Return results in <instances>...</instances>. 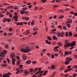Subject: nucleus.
Masks as SVG:
<instances>
[{"label":"nucleus","mask_w":77,"mask_h":77,"mask_svg":"<svg viewBox=\"0 0 77 77\" xmlns=\"http://www.w3.org/2000/svg\"><path fill=\"white\" fill-rule=\"evenodd\" d=\"M58 27H59V28H60V29H62V26L60 25H59L58 26Z\"/></svg>","instance_id":"obj_57"},{"label":"nucleus","mask_w":77,"mask_h":77,"mask_svg":"<svg viewBox=\"0 0 77 77\" xmlns=\"http://www.w3.org/2000/svg\"><path fill=\"white\" fill-rule=\"evenodd\" d=\"M47 71H45L44 72V73L43 74V75H45L46 74V73H47Z\"/></svg>","instance_id":"obj_25"},{"label":"nucleus","mask_w":77,"mask_h":77,"mask_svg":"<svg viewBox=\"0 0 77 77\" xmlns=\"http://www.w3.org/2000/svg\"><path fill=\"white\" fill-rule=\"evenodd\" d=\"M11 57L12 58L15 57V54L14 53H12L11 54Z\"/></svg>","instance_id":"obj_15"},{"label":"nucleus","mask_w":77,"mask_h":77,"mask_svg":"<svg viewBox=\"0 0 77 77\" xmlns=\"http://www.w3.org/2000/svg\"><path fill=\"white\" fill-rule=\"evenodd\" d=\"M38 68H35V69H34V71H38Z\"/></svg>","instance_id":"obj_34"},{"label":"nucleus","mask_w":77,"mask_h":77,"mask_svg":"<svg viewBox=\"0 0 77 77\" xmlns=\"http://www.w3.org/2000/svg\"><path fill=\"white\" fill-rule=\"evenodd\" d=\"M56 72H54L53 73V74H52V75L51 76V77H54V76L55 75H56Z\"/></svg>","instance_id":"obj_17"},{"label":"nucleus","mask_w":77,"mask_h":77,"mask_svg":"<svg viewBox=\"0 0 77 77\" xmlns=\"http://www.w3.org/2000/svg\"><path fill=\"white\" fill-rule=\"evenodd\" d=\"M72 59L70 57H67L66 58L65 61V64L66 65H68L69 63V61H71Z\"/></svg>","instance_id":"obj_3"},{"label":"nucleus","mask_w":77,"mask_h":77,"mask_svg":"<svg viewBox=\"0 0 77 77\" xmlns=\"http://www.w3.org/2000/svg\"><path fill=\"white\" fill-rule=\"evenodd\" d=\"M24 72L25 74H27V73L29 72L27 71V70H26L24 71Z\"/></svg>","instance_id":"obj_18"},{"label":"nucleus","mask_w":77,"mask_h":77,"mask_svg":"<svg viewBox=\"0 0 77 77\" xmlns=\"http://www.w3.org/2000/svg\"><path fill=\"white\" fill-rule=\"evenodd\" d=\"M23 33L27 35H28V34H29L30 33V32H29V31L28 30H26V32H23Z\"/></svg>","instance_id":"obj_8"},{"label":"nucleus","mask_w":77,"mask_h":77,"mask_svg":"<svg viewBox=\"0 0 77 77\" xmlns=\"http://www.w3.org/2000/svg\"><path fill=\"white\" fill-rule=\"evenodd\" d=\"M68 69H66V70L64 71L65 72H68Z\"/></svg>","instance_id":"obj_60"},{"label":"nucleus","mask_w":77,"mask_h":77,"mask_svg":"<svg viewBox=\"0 0 77 77\" xmlns=\"http://www.w3.org/2000/svg\"><path fill=\"white\" fill-rule=\"evenodd\" d=\"M71 53H72V51H66L65 52V55H68V54H71Z\"/></svg>","instance_id":"obj_7"},{"label":"nucleus","mask_w":77,"mask_h":77,"mask_svg":"<svg viewBox=\"0 0 77 77\" xmlns=\"http://www.w3.org/2000/svg\"><path fill=\"white\" fill-rule=\"evenodd\" d=\"M5 47L6 48H8L9 47V46H8V45L6 44L5 45Z\"/></svg>","instance_id":"obj_31"},{"label":"nucleus","mask_w":77,"mask_h":77,"mask_svg":"<svg viewBox=\"0 0 77 77\" xmlns=\"http://www.w3.org/2000/svg\"><path fill=\"white\" fill-rule=\"evenodd\" d=\"M75 45V41H74L70 45V43H68V41L66 40L65 42V45L64 46V47L66 48L67 47H73V46H74Z\"/></svg>","instance_id":"obj_1"},{"label":"nucleus","mask_w":77,"mask_h":77,"mask_svg":"<svg viewBox=\"0 0 77 77\" xmlns=\"http://www.w3.org/2000/svg\"><path fill=\"white\" fill-rule=\"evenodd\" d=\"M57 34L58 36H60V32H57Z\"/></svg>","instance_id":"obj_23"},{"label":"nucleus","mask_w":77,"mask_h":77,"mask_svg":"<svg viewBox=\"0 0 77 77\" xmlns=\"http://www.w3.org/2000/svg\"><path fill=\"white\" fill-rule=\"evenodd\" d=\"M22 20H26V21H28L29 20V17H25V18L24 17H23L22 18Z\"/></svg>","instance_id":"obj_12"},{"label":"nucleus","mask_w":77,"mask_h":77,"mask_svg":"<svg viewBox=\"0 0 77 77\" xmlns=\"http://www.w3.org/2000/svg\"><path fill=\"white\" fill-rule=\"evenodd\" d=\"M67 23H72V20L71 19L67 20V21L66 22Z\"/></svg>","instance_id":"obj_13"},{"label":"nucleus","mask_w":77,"mask_h":77,"mask_svg":"<svg viewBox=\"0 0 77 77\" xmlns=\"http://www.w3.org/2000/svg\"><path fill=\"white\" fill-rule=\"evenodd\" d=\"M69 36H72V32H69Z\"/></svg>","instance_id":"obj_22"},{"label":"nucleus","mask_w":77,"mask_h":77,"mask_svg":"<svg viewBox=\"0 0 77 77\" xmlns=\"http://www.w3.org/2000/svg\"><path fill=\"white\" fill-rule=\"evenodd\" d=\"M31 25H32V26H33V25H34V21L33 20L31 22Z\"/></svg>","instance_id":"obj_30"},{"label":"nucleus","mask_w":77,"mask_h":77,"mask_svg":"<svg viewBox=\"0 0 77 77\" xmlns=\"http://www.w3.org/2000/svg\"><path fill=\"white\" fill-rule=\"evenodd\" d=\"M27 57L26 56H25L24 57H23V60H26V58H27Z\"/></svg>","instance_id":"obj_33"},{"label":"nucleus","mask_w":77,"mask_h":77,"mask_svg":"<svg viewBox=\"0 0 77 77\" xmlns=\"http://www.w3.org/2000/svg\"><path fill=\"white\" fill-rule=\"evenodd\" d=\"M68 75H69V74H66V75H64V77H66Z\"/></svg>","instance_id":"obj_53"},{"label":"nucleus","mask_w":77,"mask_h":77,"mask_svg":"<svg viewBox=\"0 0 77 77\" xmlns=\"http://www.w3.org/2000/svg\"><path fill=\"white\" fill-rule=\"evenodd\" d=\"M67 70H68V71H70L71 70H72V68H68L67 69Z\"/></svg>","instance_id":"obj_38"},{"label":"nucleus","mask_w":77,"mask_h":77,"mask_svg":"<svg viewBox=\"0 0 77 77\" xmlns=\"http://www.w3.org/2000/svg\"><path fill=\"white\" fill-rule=\"evenodd\" d=\"M32 63H33V64H35L36 63V62L35 61H33L32 62Z\"/></svg>","instance_id":"obj_49"},{"label":"nucleus","mask_w":77,"mask_h":77,"mask_svg":"<svg viewBox=\"0 0 77 77\" xmlns=\"http://www.w3.org/2000/svg\"><path fill=\"white\" fill-rule=\"evenodd\" d=\"M51 66L52 68H53V69H54V68H55V66H53V64L51 65Z\"/></svg>","instance_id":"obj_46"},{"label":"nucleus","mask_w":77,"mask_h":77,"mask_svg":"<svg viewBox=\"0 0 77 77\" xmlns=\"http://www.w3.org/2000/svg\"><path fill=\"white\" fill-rule=\"evenodd\" d=\"M40 71H38L37 73H36L35 74H34L32 76V77H35V75H37V74H39V73L40 72Z\"/></svg>","instance_id":"obj_16"},{"label":"nucleus","mask_w":77,"mask_h":77,"mask_svg":"<svg viewBox=\"0 0 77 77\" xmlns=\"http://www.w3.org/2000/svg\"><path fill=\"white\" fill-rule=\"evenodd\" d=\"M47 38L48 39V40H49V41H51V39H52L51 38V37L49 36H47Z\"/></svg>","instance_id":"obj_19"},{"label":"nucleus","mask_w":77,"mask_h":77,"mask_svg":"<svg viewBox=\"0 0 77 77\" xmlns=\"http://www.w3.org/2000/svg\"><path fill=\"white\" fill-rule=\"evenodd\" d=\"M7 53V51L6 50L2 52L0 54V56H1V57H4L5 56V54H6Z\"/></svg>","instance_id":"obj_4"},{"label":"nucleus","mask_w":77,"mask_h":77,"mask_svg":"<svg viewBox=\"0 0 77 77\" xmlns=\"http://www.w3.org/2000/svg\"><path fill=\"white\" fill-rule=\"evenodd\" d=\"M7 21L8 22H10V21H11V19H10L7 18Z\"/></svg>","instance_id":"obj_28"},{"label":"nucleus","mask_w":77,"mask_h":77,"mask_svg":"<svg viewBox=\"0 0 77 77\" xmlns=\"http://www.w3.org/2000/svg\"><path fill=\"white\" fill-rule=\"evenodd\" d=\"M77 74L76 73L74 74L73 75V76L74 77H75L76 76H77Z\"/></svg>","instance_id":"obj_32"},{"label":"nucleus","mask_w":77,"mask_h":77,"mask_svg":"<svg viewBox=\"0 0 77 77\" xmlns=\"http://www.w3.org/2000/svg\"><path fill=\"white\" fill-rule=\"evenodd\" d=\"M57 6L56 5H54L53 7V8H57Z\"/></svg>","instance_id":"obj_63"},{"label":"nucleus","mask_w":77,"mask_h":77,"mask_svg":"<svg viewBox=\"0 0 77 77\" xmlns=\"http://www.w3.org/2000/svg\"><path fill=\"white\" fill-rule=\"evenodd\" d=\"M74 15H75V16H77V13H75L74 14Z\"/></svg>","instance_id":"obj_52"},{"label":"nucleus","mask_w":77,"mask_h":77,"mask_svg":"<svg viewBox=\"0 0 77 77\" xmlns=\"http://www.w3.org/2000/svg\"><path fill=\"white\" fill-rule=\"evenodd\" d=\"M20 72V70H18L17 72L16 73V74H18L19 72Z\"/></svg>","instance_id":"obj_55"},{"label":"nucleus","mask_w":77,"mask_h":77,"mask_svg":"<svg viewBox=\"0 0 77 77\" xmlns=\"http://www.w3.org/2000/svg\"><path fill=\"white\" fill-rule=\"evenodd\" d=\"M46 50V49H44L43 51H42L43 52V53H44L45 51Z\"/></svg>","instance_id":"obj_58"},{"label":"nucleus","mask_w":77,"mask_h":77,"mask_svg":"<svg viewBox=\"0 0 77 77\" xmlns=\"http://www.w3.org/2000/svg\"><path fill=\"white\" fill-rule=\"evenodd\" d=\"M20 64V61L18 60L17 62V65H18Z\"/></svg>","instance_id":"obj_44"},{"label":"nucleus","mask_w":77,"mask_h":77,"mask_svg":"<svg viewBox=\"0 0 77 77\" xmlns=\"http://www.w3.org/2000/svg\"><path fill=\"white\" fill-rule=\"evenodd\" d=\"M32 5H30L29 6L28 8H32Z\"/></svg>","instance_id":"obj_59"},{"label":"nucleus","mask_w":77,"mask_h":77,"mask_svg":"<svg viewBox=\"0 0 77 77\" xmlns=\"http://www.w3.org/2000/svg\"><path fill=\"white\" fill-rule=\"evenodd\" d=\"M65 35V32H63L60 33V36L61 37H63Z\"/></svg>","instance_id":"obj_9"},{"label":"nucleus","mask_w":77,"mask_h":77,"mask_svg":"<svg viewBox=\"0 0 77 77\" xmlns=\"http://www.w3.org/2000/svg\"><path fill=\"white\" fill-rule=\"evenodd\" d=\"M12 30V28H11L9 29V31H10V32Z\"/></svg>","instance_id":"obj_62"},{"label":"nucleus","mask_w":77,"mask_h":77,"mask_svg":"<svg viewBox=\"0 0 77 77\" xmlns=\"http://www.w3.org/2000/svg\"><path fill=\"white\" fill-rule=\"evenodd\" d=\"M11 75V74L10 72H8L7 73V74H4L3 75V77H10V76H9L8 75Z\"/></svg>","instance_id":"obj_5"},{"label":"nucleus","mask_w":77,"mask_h":77,"mask_svg":"<svg viewBox=\"0 0 77 77\" xmlns=\"http://www.w3.org/2000/svg\"><path fill=\"white\" fill-rule=\"evenodd\" d=\"M63 28L64 30H66V26H63Z\"/></svg>","instance_id":"obj_48"},{"label":"nucleus","mask_w":77,"mask_h":77,"mask_svg":"<svg viewBox=\"0 0 77 77\" xmlns=\"http://www.w3.org/2000/svg\"><path fill=\"white\" fill-rule=\"evenodd\" d=\"M21 51H23L25 53H27V52H29L30 51H31V49L29 47L26 46V47L25 49H23L22 48L21 50Z\"/></svg>","instance_id":"obj_2"},{"label":"nucleus","mask_w":77,"mask_h":77,"mask_svg":"<svg viewBox=\"0 0 77 77\" xmlns=\"http://www.w3.org/2000/svg\"><path fill=\"white\" fill-rule=\"evenodd\" d=\"M23 22H21L20 23H19V25H20V26H21L22 25H23Z\"/></svg>","instance_id":"obj_29"},{"label":"nucleus","mask_w":77,"mask_h":77,"mask_svg":"<svg viewBox=\"0 0 77 77\" xmlns=\"http://www.w3.org/2000/svg\"><path fill=\"white\" fill-rule=\"evenodd\" d=\"M67 27H69H69H70V24H69L68 23H67Z\"/></svg>","instance_id":"obj_37"},{"label":"nucleus","mask_w":77,"mask_h":77,"mask_svg":"<svg viewBox=\"0 0 77 77\" xmlns=\"http://www.w3.org/2000/svg\"><path fill=\"white\" fill-rule=\"evenodd\" d=\"M41 2L43 3H45V2H47V0H41Z\"/></svg>","instance_id":"obj_27"},{"label":"nucleus","mask_w":77,"mask_h":77,"mask_svg":"<svg viewBox=\"0 0 77 77\" xmlns=\"http://www.w3.org/2000/svg\"><path fill=\"white\" fill-rule=\"evenodd\" d=\"M15 59L14 58L12 59V63L13 65H15Z\"/></svg>","instance_id":"obj_10"},{"label":"nucleus","mask_w":77,"mask_h":77,"mask_svg":"<svg viewBox=\"0 0 77 77\" xmlns=\"http://www.w3.org/2000/svg\"><path fill=\"white\" fill-rule=\"evenodd\" d=\"M15 24H17V26L18 25H20V23H18V22H16V23H15Z\"/></svg>","instance_id":"obj_45"},{"label":"nucleus","mask_w":77,"mask_h":77,"mask_svg":"<svg viewBox=\"0 0 77 77\" xmlns=\"http://www.w3.org/2000/svg\"><path fill=\"white\" fill-rule=\"evenodd\" d=\"M29 12L28 11H24V14H28Z\"/></svg>","instance_id":"obj_54"},{"label":"nucleus","mask_w":77,"mask_h":77,"mask_svg":"<svg viewBox=\"0 0 77 77\" xmlns=\"http://www.w3.org/2000/svg\"><path fill=\"white\" fill-rule=\"evenodd\" d=\"M40 72H39V73H40L39 74V75H38V77H41V75H42V73L43 72H44V70H42V71H39Z\"/></svg>","instance_id":"obj_11"},{"label":"nucleus","mask_w":77,"mask_h":77,"mask_svg":"<svg viewBox=\"0 0 77 77\" xmlns=\"http://www.w3.org/2000/svg\"><path fill=\"white\" fill-rule=\"evenodd\" d=\"M8 8H11V9H12V8L13 7L12 6H9L8 7Z\"/></svg>","instance_id":"obj_47"},{"label":"nucleus","mask_w":77,"mask_h":77,"mask_svg":"<svg viewBox=\"0 0 77 77\" xmlns=\"http://www.w3.org/2000/svg\"><path fill=\"white\" fill-rule=\"evenodd\" d=\"M21 14H24V11H20Z\"/></svg>","instance_id":"obj_26"},{"label":"nucleus","mask_w":77,"mask_h":77,"mask_svg":"<svg viewBox=\"0 0 77 77\" xmlns=\"http://www.w3.org/2000/svg\"><path fill=\"white\" fill-rule=\"evenodd\" d=\"M45 42L46 43V44H48V40H46Z\"/></svg>","instance_id":"obj_56"},{"label":"nucleus","mask_w":77,"mask_h":77,"mask_svg":"<svg viewBox=\"0 0 77 77\" xmlns=\"http://www.w3.org/2000/svg\"><path fill=\"white\" fill-rule=\"evenodd\" d=\"M27 8L26 7H25L22 8V10L23 11H26V10H27Z\"/></svg>","instance_id":"obj_24"},{"label":"nucleus","mask_w":77,"mask_h":77,"mask_svg":"<svg viewBox=\"0 0 77 77\" xmlns=\"http://www.w3.org/2000/svg\"><path fill=\"white\" fill-rule=\"evenodd\" d=\"M6 60L8 61V62H10V60H9V58H7Z\"/></svg>","instance_id":"obj_50"},{"label":"nucleus","mask_w":77,"mask_h":77,"mask_svg":"<svg viewBox=\"0 0 77 77\" xmlns=\"http://www.w3.org/2000/svg\"><path fill=\"white\" fill-rule=\"evenodd\" d=\"M54 51H58V50L57 49L56 47H55L54 48Z\"/></svg>","instance_id":"obj_35"},{"label":"nucleus","mask_w":77,"mask_h":77,"mask_svg":"<svg viewBox=\"0 0 77 77\" xmlns=\"http://www.w3.org/2000/svg\"><path fill=\"white\" fill-rule=\"evenodd\" d=\"M30 72H33V69H30Z\"/></svg>","instance_id":"obj_42"},{"label":"nucleus","mask_w":77,"mask_h":77,"mask_svg":"<svg viewBox=\"0 0 77 77\" xmlns=\"http://www.w3.org/2000/svg\"><path fill=\"white\" fill-rule=\"evenodd\" d=\"M53 38L54 40H56L57 39L55 36L54 35L53 36Z\"/></svg>","instance_id":"obj_20"},{"label":"nucleus","mask_w":77,"mask_h":77,"mask_svg":"<svg viewBox=\"0 0 77 77\" xmlns=\"http://www.w3.org/2000/svg\"><path fill=\"white\" fill-rule=\"evenodd\" d=\"M68 32H66L65 34L66 36H68Z\"/></svg>","instance_id":"obj_36"},{"label":"nucleus","mask_w":77,"mask_h":77,"mask_svg":"<svg viewBox=\"0 0 77 77\" xmlns=\"http://www.w3.org/2000/svg\"><path fill=\"white\" fill-rule=\"evenodd\" d=\"M33 30L34 31H35V30H38V28L35 29V28H34L33 29Z\"/></svg>","instance_id":"obj_41"},{"label":"nucleus","mask_w":77,"mask_h":77,"mask_svg":"<svg viewBox=\"0 0 77 77\" xmlns=\"http://www.w3.org/2000/svg\"><path fill=\"white\" fill-rule=\"evenodd\" d=\"M26 64H30V63H31V61L30 60H28L26 61Z\"/></svg>","instance_id":"obj_14"},{"label":"nucleus","mask_w":77,"mask_h":77,"mask_svg":"<svg viewBox=\"0 0 77 77\" xmlns=\"http://www.w3.org/2000/svg\"><path fill=\"white\" fill-rule=\"evenodd\" d=\"M17 59H18V60H19V59H20V57L18 56H17Z\"/></svg>","instance_id":"obj_64"},{"label":"nucleus","mask_w":77,"mask_h":77,"mask_svg":"<svg viewBox=\"0 0 77 77\" xmlns=\"http://www.w3.org/2000/svg\"><path fill=\"white\" fill-rule=\"evenodd\" d=\"M7 21V18H6V19H4L3 20V21L4 22H5V21Z\"/></svg>","instance_id":"obj_39"},{"label":"nucleus","mask_w":77,"mask_h":77,"mask_svg":"<svg viewBox=\"0 0 77 77\" xmlns=\"http://www.w3.org/2000/svg\"><path fill=\"white\" fill-rule=\"evenodd\" d=\"M14 15H15V16L13 18H14V19H16V20L17 19H18V16H17V15H18L17 13L15 12L14 13Z\"/></svg>","instance_id":"obj_6"},{"label":"nucleus","mask_w":77,"mask_h":77,"mask_svg":"<svg viewBox=\"0 0 77 77\" xmlns=\"http://www.w3.org/2000/svg\"><path fill=\"white\" fill-rule=\"evenodd\" d=\"M51 57H52V58H54V55H52Z\"/></svg>","instance_id":"obj_61"},{"label":"nucleus","mask_w":77,"mask_h":77,"mask_svg":"<svg viewBox=\"0 0 77 77\" xmlns=\"http://www.w3.org/2000/svg\"><path fill=\"white\" fill-rule=\"evenodd\" d=\"M9 16L10 18H12V14H10Z\"/></svg>","instance_id":"obj_51"},{"label":"nucleus","mask_w":77,"mask_h":77,"mask_svg":"<svg viewBox=\"0 0 77 77\" xmlns=\"http://www.w3.org/2000/svg\"><path fill=\"white\" fill-rule=\"evenodd\" d=\"M64 17V15H61L60 17V18L61 19L63 18Z\"/></svg>","instance_id":"obj_40"},{"label":"nucleus","mask_w":77,"mask_h":77,"mask_svg":"<svg viewBox=\"0 0 77 77\" xmlns=\"http://www.w3.org/2000/svg\"><path fill=\"white\" fill-rule=\"evenodd\" d=\"M56 31V29H54L53 30H51V31L52 32H55Z\"/></svg>","instance_id":"obj_43"},{"label":"nucleus","mask_w":77,"mask_h":77,"mask_svg":"<svg viewBox=\"0 0 77 77\" xmlns=\"http://www.w3.org/2000/svg\"><path fill=\"white\" fill-rule=\"evenodd\" d=\"M58 45H59V46H60V47H61V46H62V44L61 43H58Z\"/></svg>","instance_id":"obj_21"}]
</instances>
